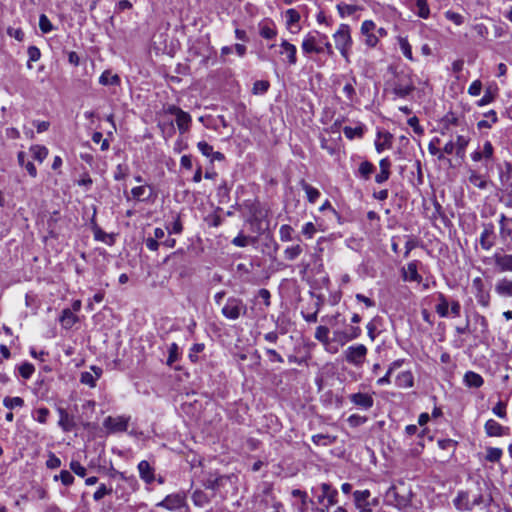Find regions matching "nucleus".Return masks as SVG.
Returning <instances> with one entry per match:
<instances>
[{"mask_svg":"<svg viewBox=\"0 0 512 512\" xmlns=\"http://www.w3.org/2000/svg\"><path fill=\"white\" fill-rule=\"evenodd\" d=\"M303 53L305 54H322L332 57L334 56V50L332 44L329 42L327 35L316 33H308L301 44Z\"/></svg>","mask_w":512,"mask_h":512,"instance_id":"obj_1","label":"nucleus"},{"mask_svg":"<svg viewBox=\"0 0 512 512\" xmlns=\"http://www.w3.org/2000/svg\"><path fill=\"white\" fill-rule=\"evenodd\" d=\"M333 39L341 56L345 58L346 61H349V54L353 44L349 25L340 24L333 34Z\"/></svg>","mask_w":512,"mask_h":512,"instance_id":"obj_2","label":"nucleus"},{"mask_svg":"<svg viewBox=\"0 0 512 512\" xmlns=\"http://www.w3.org/2000/svg\"><path fill=\"white\" fill-rule=\"evenodd\" d=\"M221 313L229 320H237L240 316L246 315L247 306L242 299L229 297L222 307Z\"/></svg>","mask_w":512,"mask_h":512,"instance_id":"obj_3","label":"nucleus"},{"mask_svg":"<svg viewBox=\"0 0 512 512\" xmlns=\"http://www.w3.org/2000/svg\"><path fill=\"white\" fill-rule=\"evenodd\" d=\"M166 113L175 116V122L181 134H185L189 131L192 123V117L188 112L182 110L176 105H169L166 108Z\"/></svg>","mask_w":512,"mask_h":512,"instance_id":"obj_4","label":"nucleus"},{"mask_svg":"<svg viewBox=\"0 0 512 512\" xmlns=\"http://www.w3.org/2000/svg\"><path fill=\"white\" fill-rule=\"evenodd\" d=\"M354 503L359 512H372L378 505L377 498H371L369 490H356L353 493Z\"/></svg>","mask_w":512,"mask_h":512,"instance_id":"obj_5","label":"nucleus"},{"mask_svg":"<svg viewBox=\"0 0 512 512\" xmlns=\"http://www.w3.org/2000/svg\"><path fill=\"white\" fill-rule=\"evenodd\" d=\"M321 494L317 496L319 504H322L323 508H317V512H328V507L337 503L338 491L330 484L323 483L320 486Z\"/></svg>","mask_w":512,"mask_h":512,"instance_id":"obj_6","label":"nucleus"},{"mask_svg":"<svg viewBox=\"0 0 512 512\" xmlns=\"http://www.w3.org/2000/svg\"><path fill=\"white\" fill-rule=\"evenodd\" d=\"M367 348L363 344L349 346L344 351L345 360L356 367H361L367 355Z\"/></svg>","mask_w":512,"mask_h":512,"instance_id":"obj_7","label":"nucleus"},{"mask_svg":"<svg viewBox=\"0 0 512 512\" xmlns=\"http://www.w3.org/2000/svg\"><path fill=\"white\" fill-rule=\"evenodd\" d=\"M156 506L169 511H177L186 506V496L182 493L169 494L162 501L158 502Z\"/></svg>","mask_w":512,"mask_h":512,"instance_id":"obj_8","label":"nucleus"},{"mask_svg":"<svg viewBox=\"0 0 512 512\" xmlns=\"http://www.w3.org/2000/svg\"><path fill=\"white\" fill-rule=\"evenodd\" d=\"M361 34L365 37L364 42L368 47L374 48L379 42V36L375 33L376 24L372 20H365L361 24Z\"/></svg>","mask_w":512,"mask_h":512,"instance_id":"obj_9","label":"nucleus"},{"mask_svg":"<svg viewBox=\"0 0 512 512\" xmlns=\"http://www.w3.org/2000/svg\"><path fill=\"white\" fill-rule=\"evenodd\" d=\"M414 89V83L409 76H399L393 85V93L399 98L407 97Z\"/></svg>","mask_w":512,"mask_h":512,"instance_id":"obj_10","label":"nucleus"},{"mask_svg":"<svg viewBox=\"0 0 512 512\" xmlns=\"http://www.w3.org/2000/svg\"><path fill=\"white\" fill-rule=\"evenodd\" d=\"M129 417L118 416L112 417L108 416L104 420V427L111 432H124L128 428Z\"/></svg>","mask_w":512,"mask_h":512,"instance_id":"obj_11","label":"nucleus"},{"mask_svg":"<svg viewBox=\"0 0 512 512\" xmlns=\"http://www.w3.org/2000/svg\"><path fill=\"white\" fill-rule=\"evenodd\" d=\"M349 401L362 410H369L374 405V398L368 393H353L348 396Z\"/></svg>","mask_w":512,"mask_h":512,"instance_id":"obj_12","label":"nucleus"},{"mask_svg":"<svg viewBox=\"0 0 512 512\" xmlns=\"http://www.w3.org/2000/svg\"><path fill=\"white\" fill-rule=\"evenodd\" d=\"M279 48V54L285 57L283 61H285L290 66H293L297 63V48L295 45L283 39L279 45Z\"/></svg>","mask_w":512,"mask_h":512,"instance_id":"obj_13","label":"nucleus"},{"mask_svg":"<svg viewBox=\"0 0 512 512\" xmlns=\"http://www.w3.org/2000/svg\"><path fill=\"white\" fill-rule=\"evenodd\" d=\"M91 371H84L81 373L80 382L84 385H87L91 388L96 386L97 380L102 376L103 370L98 366H91Z\"/></svg>","mask_w":512,"mask_h":512,"instance_id":"obj_14","label":"nucleus"},{"mask_svg":"<svg viewBox=\"0 0 512 512\" xmlns=\"http://www.w3.org/2000/svg\"><path fill=\"white\" fill-rule=\"evenodd\" d=\"M494 225L492 223L484 224L483 231L480 235V245L481 247L488 251L494 246Z\"/></svg>","mask_w":512,"mask_h":512,"instance_id":"obj_15","label":"nucleus"},{"mask_svg":"<svg viewBox=\"0 0 512 512\" xmlns=\"http://www.w3.org/2000/svg\"><path fill=\"white\" fill-rule=\"evenodd\" d=\"M472 286L476 290L475 296H476L477 302L481 306L487 307L490 302V295L484 289L483 280L480 277H476L475 279H473Z\"/></svg>","mask_w":512,"mask_h":512,"instance_id":"obj_16","label":"nucleus"},{"mask_svg":"<svg viewBox=\"0 0 512 512\" xmlns=\"http://www.w3.org/2000/svg\"><path fill=\"white\" fill-rule=\"evenodd\" d=\"M453 505L458 511L473 510L470 493L465 490L458 491L456 497L453 499Z\"/></svg>","mask_w":512,"mask_h":512,"instance_id":"obj_17","label":"nucleus"},{"mask_svg":"<svg viewBox=\"0 0 512 512\" xmlns=\"http://www.w3.org/2000/svg\"><path fill=\"white\" fill-rule=\"evenodd\" d=\"M139 477L141 480H143L146 484H152L156 478H155V469L151 466V464L146 461L142 460L137 465Z\"/></svg>","mask_w":512,"mask_h":512,"instance_id":"obj_18","label":"nucleus"},{"mask_svg":"<svg viewBox=\"0 0 512 512\" xmlns=\"http://www.w3.org/2000/svg\"><path fill=\"white\" fill-rule=\"evenodd\" d=\"M493 260L500 272H512V254L495 252Z\"/></svg>","mask_w":512,"mask_h":512,"instance_id":"obj_19","label":"nucleus"},{"mask_svg":"<svg viewBox=\"0 0 512 512\" xmlns=\"http://www.w3.org/2000/svg\"><path fill=\"white\" fill-rule=\"evenodd\" d=\"M258 32L262 38L267 40H272L277 36L276 25L270 19H264L259 22Z\"/></svg>","mask_w":512,"mask_h":512,"instance_id":"obj_20","label":"nucleus"},{"mask_svg":"<svg viewBox=\"0 0 512 512\" xmlns=\"http://www.w3.org/2000/svg\"><path fill=\"white\" fill-rule=\"evenodd\" d=\"M499 225V235L501 240L505 243L512 242V218H508L504 214H501Z\"/></svg>","mask_w":512,"mask_h":512,"instance_id":"obj_21","label":"nucleus"},{"mask_svg":"<svg viewBox=\"0 0 512 512\" xmlns=\"http://www.w3.org/2000/svg\"><path fill=\"white\" fill-rule=\"evenodd\" d=\"M484 430L489 437H501L505 435L508 428L502 426L494 419H489L484 424Z\"/></svg>","mask_w":512,"mask_h":512,"instance_id":"obj_22","label":"nucleus"},{"mask_svg":"<svg viewBox=\"0 0 512 512\" xmlns=\"http://www.w3.org/2000/svg\"><path fill=\"white\" fill-rule=\"evenodd\" d=\"M59 414V421L58 425L61 427V429L64 432H70L75 427V422L72 416L69 415V413L64 409L59 407L57 409Z\"/></svg>","mask_w":512,"mask_h":512,"instance_id":"obj_23","label":"nucleus"},{"mask_svg":"<svg viewBox=\"0 0 512 512\" xmlns=\"http://www.w3.org/2000/svg\"><path fill=\"white\" fill-rule=\"evenodd\" d=\"M131 195L138 201H148L153 195V188L148 185H141L131 189Z\"/></svg>","mask_w":512,"mask_h":512,"instance_id":"obj_24","label":"nucleus"},{"mask_svg":"<svg viewBox=\"0 0 512 512\" xmlns=\"http://www.w3.org/2000/svg\"><path fill=\"white\" fill-rule=\"evenodd\" d=\"M418 268V262L417 261H411L407 264V268H403V279L405 281H415L420 282L422 280V277L417 271Z\"/></svg>","mask_w":512,"mask_h":512,"instance_id":"obj_25","label":"nucleus"},{"mask_svg":"<svg viewBox=\"0 0 512 512\" xmlns=\"http://www.w3.org/2000/svg\"><path fill=\"white\" fill-rule=\"evenodd\" d=\"M495 292L502 297H512V280L507 278L499 279L495 285Z\"/></svg>","mask_w":512,"mask_h":512,"instance_id":"obj_26","label":"nucleus"},{"mask_svg":"<svg viewBox=\"0 0 512 512\" xmlns=\"http://www.w3.org/2000/svg\"><path fill=\"white\" fill-rule=\"evenodd\" d=\"M463 382L469 388H480L484 384V379L474 371H467L464 374Z\"/></svg>","mask_w":512,"mask_h":512,"instance_id":"obj_27","label":"nucleus"},{"mask_svg":"<svg viewBox=\"0 0 512 512\" xmlns=\"http://www.w3.org/2000/svg\"><path fill=\"white\" fill-rule=\"evenodd\" d=\"M393 136L389 132L378 133V138L375 141V148L378 153L389 149L392 146Z\"/></svg>","mask_w":512,"mask_h":512,"instance_id":"obj_28","label":"nucleus"},{"mask_svg":"<svg viewBox=\"0 0 512 512\" xmlns=\"http://www.w3.org/2000/svg\"><path fill=\"white\" fill-rule=\"evenodd\" d=\"M395 384L399 388H411L414 385V376L411 371L399 373L395 379Z\"/></svg>","mask_w":512,"mask_h":512,"instance_id":"obj_29","label":"nucleus"},{"mask_svg":"<svg viewBox=\"0 0 512 512\" xmlns=\"http://www.w3.org/2000/svg\"><path fill=\"white\" fill-rule=\"evenodd\" d=\"M99 83L103 86H119L121 80L117 74H113L110 70H105L99 77Z\"/></svg>","mask_w":512,"mask_h":512,"instance_id":"obj_30","label":"nucleus"},{"mask_svg":"<svg viewBox=\"0 0 512 512\" xmlns=\"http://www.w3.org/2000/svg\"><path fill=\"white\" fill-rule=\"evenodd\" d=\"M449 305L450 302L448 301L446 296L442 293H439L438 303L435 306L436 313L442 318H447L449 316Z\"/></svg>","mask_w":512,"mask_h":512,"instance_id":"obj_31","label":"nucleus"},{"mask_svg":"<svg viewBox=\"0 0 512 512\" xmlns=\"http://www.w3.org/2000/svg\"><path fill=\"white\" fill-rule=\"evenodd\" d=\"M470 142V137L467 135H458L456 138L455 148H456V155L460 158H464L466 148Z\"/></svg>","mask_w":512,"mask_h":512,"instance_id":"obj_32","label":"nucleus"},{"mask_svg":"<svg viewBox=\"0 0 512 512\" xmlns=\"http://www.w3.org/2000/svg\"><path fill=\"white\" fill-rule=\"evenodd\" d=\"M59 320L65 329H70L77 322L78 318L70 309H64Z\"/></svg>","mask_w":512,"mask_h":512,"instance_id":"obj_33","label":"nucleus"},{"mask_svg":"<svg viewBox=\"0 0 512 512\" xmlns=\"http://www.w3.org/2000/svg\"><path fill=\"white\" fill-rule=\"evenodd\" d=\"M300 186L306 192L307 199L310 203H315L320 197V192L317 188L308 184L305 180L300 181Z\"/></svg>","mask_w":512,"mask_h":512,"instance_id":"obj_34","label":"nucleus"},{"mask_svg":"<svg viewBox=\"0 0 512 512\" xmlns=\"http://www.w3.org/2000/svg\"><path fill=\"white\" fill-rule=\"evenodd\" d=\"M415 6H416V10L414 12L418 17H420L422 19L429 18L430 8H429L427 0H416Z\"/></svg>","mask_w":512,"mask_h":512,"instance_id":"obj_35","label":"nucleus"},{"mask_svg":"<svg viewBox=\"0 0 512 512\" xmlns=\"http://www.w3.org/2000/svg\"><path fill=\"white\" fill-rule=\"evenodd\" d=\"M356 84L355 77H352L343 87V93L345 94L349 103H353L356 100V90L354 85Z\"/></svg>","mask_w":512,"mask_h":512,"instance_id":"obj_36","label":"nucleus"},{"mask_svg":"<svg viewBox=\"0 0 512 512\" xmlns=\"http://www.w3.org/2000/svg\"><path fill=\"white\" fill-rule=\"evenodd\" d=\"M375 167L369 161H363L358 168V176L364 180H368L371 174L374 172Z\"/></svg>","mask_w":512,"mask_h":512,"instance_id":"obj_37","label":"nucleus"},{"mask_svg":"<svg viewBox=\"0 0 512 512\" xmlns=\"http://www.w3.org/2000/svg\"><path fill=\"white\" fill-rule=\"evenodd\" d=\"M359 9L360 8L356 5L346 4L344 2L337 4L338 13L342 18L353 15Z\"/></svg>","mask_w":512,"mask_h":512,"instance_id":"obj_38","label":"nucleus"},{"mask_svg":"<svg viewBox=\"0 0 512 512\" xmlns=\"http://www.w3.org/2000/svg\"><path fill=\"white\" fill-rule=\"evenodd\" d=\"M337 437L328 434H316L312 436V441L316 445L328 446L336 442Z\"/></svg>","mask_w":512,"mask_h":512,"instance_id":"obj_39","label":"nucleus"},{"mask_svg":"<svg viewBox=\"0 0 512 512\" xmlns=\"http://www.w3.org/2000/svg\"><path fill=\"white\" fill-rule=\"evenodd\" d=\"M30 152L32 154L33 159L39 161L40 163L43 162L48 155V149L42 145L31 146Z\"/></svg>","mask_w":512,"mask_h":512,"instance_id":"obj_40","label":"nucleus"},{"mask_svg":"<svg viewBox=\"0 0 512 512\" xmlns=\"http://www.w3.org/2000/svg\"><path fill=\"white\" fill-rule=\"evenodd\" d=\"M168 353H169V355H168L166 363L168 366H172L173 363L178 361L181 356V352H180V349H179V346L177 345V343L170 344V346L168 348Z\"/></svg>","mask_w":512,"mask_h":512,"instance_id":"obj_41","label":"nucleus"},{"mask_svg":"<svg viewBox=\"0 0 512 512\" xmlns=\"http://www.w3.org/2000/svg\"><path fill=\"white\" fill-rule=\"evenodd\" d=\"M94 238H95V240L104 242L108 245H113L114 241H115L113 235L107 234L99 227L94 228Z\"/></svg>","mask_w":512,"mask_h":512,"instance_id":"obj_42","label":"nucleus"},{"mask_svg":"<svg viewBox=\"0 0 512 512\" xmlns=\"http://www.w3.org/2000/svg\"><path fill=\"white\" fill-rule=\"evenodd\" d=\"M484 120L478 122V128H491L494 123L498 121L497 114L494 110H490L489 112L484 114Z\"/></svg>","mask_w":512,"mask_h":512,"instance_id":"obj_43","label":"nucleus"},{"mask_svg":"<svg viewBox=\"0 0 512 512\" xmlns=\"http://www.w3.org/2000/svg\"><path fill=\"white\" fill-rule=\"evenodd\" d=\"M3 405L9 409V410H13L15 408H21L24 406V400L23 398L19 397V396H15V397H5L3 399Z\"/></svg>","mask_w":512,"mask_h":512,"instance_id":"obj_44","label":"nucleus"},{"mask_svg":"<svg viewBox=\"0 0 512 512\" xmlns=\"http://www.w3.org/2000/svg\"><path fill=\"white\" fill-rule=\"evenodd\" d=\"M192 501L198 507H204L209 502V498L202 490H195L192 494Z\"/></svg>","mask_w":512,"mask_h":512,"instance_id":"obj_45","label":"nucleus"},{"mask_svg":"<svg viewBox=\"0 0 512 512\" xmlns=\"http://www.w3.org/2000/svg\"><path fill=\"white\" fill-rule=\"evenodd\" d=\"M302 252H303V248L301 247V245L297 244L294 246L287 247L284 250V256H285V259L293 261L296 258H298Z\"/></svg>","mask_w":512,"mask_h":512,"instance_id":"obj_46","label":"nucleus"},{"mask_svg":"<svg viewBox=\"0 0 512 512\" xmlns=\"http://www.w3.org/2000/svg\"><path fill=\"white\" fill-rule=\"evenodd\" d=\"M286 25L288 28H292L295 24L300 21V14L297 10L291 8L285 12Z\"/></svg>","mask_w":512,"mask_h":512,"instance_id":"obj_47","label":"nucleus"},{"mask_svg":"<svg viewBox=\"0 0 512 512\" xmlns=\"http://www.w3.org/2000/svg\"><path fill=\"white\" fill-rule=\"evenodd\" d=\"M49 415L50 411L46 407H40L32 413L34 420L41 424H45L47 422Z\"/></svg>","mask_w":512,"mask_h":512,"instance_id":"obj_48","label":"nucleus"},{"mask_svg":"<svg viewBox=\"0 0 512 512\" xmlns=\"http://www.w3.org/2000/svg\"><path fill=\"white\" fill-rule=\"evenodd\" d=\"M469 182L480 189H485L487 186L486 180L475 171H471L469 175Z\"/></svg>","mask_w":512,"mask_h":512,"instance_id":"obj_49","label":"nucleus"},{"mask_svg":"<svg viewBox=\"0 0 512 512\" xmlns=\"http://www.w3.org/2000/svg\"><path fill=\"white\" fill-rule=\"evenodd\" d=\"M18 371L22 378L29 379L33 375L35 367L29 362H24L18 366Z\"/></svg>","mask_w":512,"mask_h":512,"instance_id":"obj_50","label":"nucleus"},{"mask_svg":"<svg viewBox=\"0 0 512 512\" xmlns=\"http://www.w3.org/2000/svg\"><path fill=\"white\" fill-rule=\"evenodd\" d=\"M294 230L290 225L284 224L279 228V237L283 242H288L293 239Z\"/></svg>","mask_w":512,"mask_h":512,"instance_id":"obj_51","label":"nucleus"},{"mask_svg":"<svg viewBox=\"0 0 512 512\" xmlns=\"http://www.w3.org/2000/svg\"><path fill=\"white\" fill-rule=\"evenodd\" d=\"M54 481L60 480L63 485L70 486L74 483V476L67 470H62L59 475L53 477Z\"/></svg>","mask_w":512,"mask_h":512,"instance_id":"obj_52","label":"nucleus"},{"mask_svg":"<svg viewBox=\"0 0 512 512\" xmlns=\"http://www.w3.org/2000/svg\"><path fill=\"white\" fill-rule=\"evenodd\" d=\"M315 339L323 344L329 343V329L326 326H318L315 331Z\"/></svg>","mask_w":512,"mask_h":512,"instance_id":"obj_53","label":"nucleus"},{"mask_svg":"<svg viewBox=\"0 0 512 512\" xmlns=\"http://www.w3.org/2000/svg\"><path fill=\"white\" fill-rule=\"evenodd\" d=\"M269 82L266 80H258L253 84L252 92L255 95H263L269 89Z\"/></svg>","mask_w":512,"mask_h":512,"instance_id":"obj_54","label":"nucleus"},{"mask_svg":"<svg viewBox=\"0 0 512 512\" xmlns=\"http://www.w3.org/2000/svg\"><path fill=\"white\" fill-rule=\"evenodd\" d=\"M503 451L500 448H487L486 460L489 462H498L502 457Z\"/></svg>","mask_w":512,"mask_h":512,"instance_id":"obj_55","label":"nucleus"},{"mask_svg":"<svg viewBox=\"0 0 512 512\" xmlns=\"http://www.w3.org/2000/svg\"><path fill=\"white\" fill-rule=\"evenodd\" d=\"M166 230L169 234H181L183 231V224L180 220V217L177 216L172 223L167 224Z\"/></svg>","mask_w":512,"mask_h":512,"instance_id":"obj_56","label":"nucleus"},{"mask_svg":"<svg viewBox=\"0 0 512 512\" xmlns=\"http://www.w3.org/2000/svg\"><path fill=\"white\" fill-rule=\"evenodd\" d=\"M39 28L45 34L54 30V26L45 14H41L39 17Z\"/></svg>","mask_w":512,"mask_h":512,"instance_id":"obj_57","label":"nucleus"},{"mask_svg":"<svg viewBox=\"0 0 512 512\" xmlns=\"http://www.w3.org/2000/svg\"><path fill=\"white\" fill-rule=\"evenodd\" d=\"M113 489L112 487H107L105 484H100L98 489L93 494V499L95 501H100L105 496L110 495L112 493Z\"/></svg>","mask_w":512,"mask_h":512,"instance_id":"obj_58","label":"nucleus"},{"mask_svg":"<svg viewBox=\"0 0 512 512\" xmlns=\"http://www.w3.org/2000/svg\"><path fill=\"white\" fill-rule=\"evenodd\" d=\"M399 46H400V50L401 52L403 53V55L413 61V55H412V47L411 45L409 44L408 40L405 39V38H400L399 39Z\"/></svg>","mask_w":512,"mask_h":512,"instance_id":"obj_59","label":"nucleus"},{"mask_svg":"<svg viewBox=\"0 0 512 512\" xmlns=\"http://www.w3.org/2000/svg\"><path fill=\"white\" fill-rule=\"evenodd\" d=\"M440 142V139L435 137L433 138L429 145H428V151L431 155L438 156V159H443V153L442 151L437 147V144Z\"/></svg>","mask_w":512,"mask_h":512,"instance_id":"obj_60","label":"nucleus"},{"mask_svg":"<svg viewBox=\"0 0 512 512\" xmlns=\"http://www.w3.org/2000/svg\"><path fill=\"white\" fill-rule=\"evenodd\" d=\"M27 54H28V57H29V60H28V68H31V64L30 62H36L40 59L41 57V52H40V49L36 46H29L28 47V50H27Z\"/></svg>","mask_w":512,"mask_h":512,"instance_id":"obj_61","label":"nucleus"},{"mask_svg":"<svg viewBox=\"0 0 512 512\" xmlns=\"http://www.w3.org/2000/svg\"><path fill=\"white\" fill-rule=\"evenodd\" d=\"M445 17L447 20L453 22L455 25H462L464 23V17L457 13V12H454V11H451V10H448L445 12Z\"/></svg>","mask_w":512,"mask_h":512,"instance_id":"obj_62","label":"nucleus"},{"mask_svg":"<svg viewBox=\"0 0 512 512\" xmlns=\"http://www.w3.org/2000/svg\"><path fill=\"white\" fill-rule=\"evenodd\" d=\"M250 242H254V239L241 233L232 240L236 247H246Z\"/></svg>","mask_w":512,"mask_h":512,"instance_id":"obj_63","label":"nucleus"},{"mask_svg":"<svg viewBox=\"0 0 512 512\" xmlns=\"http://www.w3.org/2000/svg\"><path fill=\"white\" fill-rule=\"evenodd\" d=\"M333 336H334V340L338 343H340L341 345H344L345 343L349 342V341H352V339L350 338V336L348 335L347 332H345V330H335L333 332Z\"/></svg>","mask_w":512,"mask_h":512,"instance_id":"obj_64","label":"nucleus"}]
</instances>
